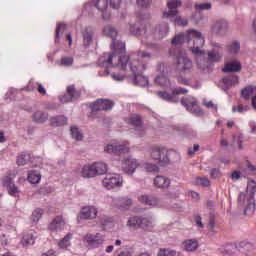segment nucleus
Segmentation results:
<instances>
[{
    "label": "nucleus",
    "mask_w": 256,
    "mask_h": 256,
    "mask_svg": "<svg viewBox=\"0 0 256 256\" xmlns=\"http://www.w3.org/2000/svg\"><path fill=\"white\" fill-rule=\"evenodd\" d=\"M181 104L187 109V111H189L193 115H203V112H201V108H199L197 100L192 96L182 98Z\"/></svg>",
    "instance_id": "nucleus-16"
},
{
    "label": "nucleus",
    "mask_w": 256,
    "mask_h": 256,
    "mask_svg": "<svg viewBox=\"0 0 256 256\" xmlns=\"http://www.w3.org/2000/svg\"><path fill=\"white\" fill-rule=\"evenodd\" d=\"M234 143L238 144L239 149H243L242 143H243V135L234 136Z\"/></svg>",
    "instance_id": "nucleus-60"
},
{
    "label": "nucleus",
    "mask_w": 256,
    "mask_h": 256,
    "mask_svg": "<svg viewBox=\"0 0 256 256\" xmlns=\"http://www.w3.org/2000/svg\"><path fill=\"white\" fill-rule=\"evenodd\" d=\"M210 177H212V179H219V177H221V171H219V169H212L210 172Z\"/></svg>",
    "instance_id": "nucleus-59"
},
{
    "label": "nucleus",
    "mask_w": 256,
    "mask_h": 256,
    "mask_svg": "<svg viewBox=\"0 0 256 256\" xmlns=\"http://www.w3.org/2000/svg\"><path fill=\"white\" fill-rule=\"evenodd\" d=\"M81 93L79 91H75V86H68L67 94L60 96L61 103H71V101H75V99H79Z\"/></svg>",
    "instance_id": "nucleus-22"
},
{
    "label": "nucleus",
    "mask_w": 256,
    "mask_h": 256,
    "mask_svg": "<svg viewBox=\"0 0 256 256\" xmlns=\"http://www.w3.org/2000/svg\"><path fill=\"white\" fill-rule=\"evenodd\" d=\"M196 11H209L211 9V3H200L195 5Z\"/></svg>",
    "instance_id": "nucleus-53"
},
{
    "label": "nucleus",
    "mask_w": 256,
    "mask_h": 256,
    "mask_svg": "<svg viewBox=\"0 0 256 256\" xmlns=\"http://www.w3.org/2000/svg\"><path fill=\"white\" fill-rule=\"evenodd\" d=\"M92 167L94 168V173L97 177V175H105L108 171L107 164L104 162H95L92 164Z\"/></svg>",
    "instance_id": "nucleus-37"
},
{
    "label": "nucleus",
    "mask_w": 256,
    "mask_h": 256,
    "mask_svg": "<svg viewBox=\"0 0 256 256\" xmlns=\"http://www.w3.org/2000/svg\"><path fill=\"white\" fill-rule=\"evenodd\" d=\"M93 30L91 28H84L82 30L83 45L87 48L93 43Z\"/></svg>",
    "instance_id": "nucleus-29"
},
{
    "label": "nucleus",
    "mask_w": 256,
    "mask_h": 256,
    "mask_svg": "<svg viewBox=\"0 0 256 256\" xmlns=\"http://www.w3.org/2000/svg\"><path fill=\"white\" fill-rule=\"evenodd\" d=\"M112 53H104L98 59V65L100 67H119L121 71H127V66L131 63L129 56H117L125 53V42L120 40H113L111 44Z\"/></svg>",
    "instance_id": "nucleus-2"
},
{
    "label": "nucleus",
    "mask_w": 256,
    "mask_h": 256,
    "mask_svg": "<svg viewBox=\"0 0 256 256\" xmlns=\"http://www.w3.org/2000/svg\"><path fill=\"white\" fill-rule=\"evenodd\" d=\"M222 57L223 55L217 50H212L208 53L204 52V57L201 58L200 64H198L197 62L196 64L199 69L205 70L207 69V67H209L210 63H219Z\"/></svg>",
    "instance_id": "nucleus-11"
},
{
    "label": "nucleus",
    "mask_w": 256,
    "mask_h": 256,
    "mask_svg": "<svg viewBox=\"0 0 256 256\" xmlns=\"http://www.w3.org/2000/svg\"><path fill=\"white\" fill-rule=\"evenodd\" d=\"M181 5H183V2L181 0H169L167 2L168 10L166 11H177V9L181 7Z\"/></svg>",
    "instance_id": "nucleus-47"
},
{
    "label": "nucleus",
    "mask_w": 256,
    "mask_h": 256,
    "mask_svg": "<svg viewBox=\"0 0 256 256\" xmlns=\"http://www.w3.org/2000/svg\"><path fill=\"white\" fill-rule=\"evenodd\" d=\"M27 180L32 185H37V183L41 182V172L37 170H30L28 172Z\"/></svg>",
    "instance_id": "nucleus-36"
},
{
    "label": "nucleus",
    "mask_w": 256,
    "mask_h": 256,
    "mask_svg": "<svg viewBox=\"0 0 256 256\" xmlns=\"http://www.w3.org/2000/svg\"><path fill=\"white\" fill-rule=\"evenodd\" d=\"M241 95L246 101L252 97V106L256 109V86H247L241 91Z\"/></svg>",
    "instance_id": "nucleus-23"
},
{
    "label": "nucleus",
    "mask_w": 256,
    "mask_h": 256,
    "mask_svg": "<svg viewBox=\"0 0 256 256\" xmlns=\"http://www.w3.org/2000/svg\"><path fill=\"white\" fill-rule=\"evenodd\" d=\"M60 65L63 67H71V65H73V57H63L60 61Z\"/></svg>",
    "instance_id": "nucleus-54"
},
{
    "label": "nucleus",
    "mask_w": 256,
    "mask_h": 256,
    "mask_svg": "<svg viewBox=\"0 0 256 256\" xmlns=\"http://www.w3.org/2000/svg\"><path fill=\"white\" fill-rule=\"evenodd\" d=\"M170 55H178L176 61V69L180 73H189L193 69V61L187 57V54L180 49H170Z\"/></svg>",
    "instance_id": "nucleus-7"
},
{
    "label": "nucleus",
    "mask_w": 256,
    "mask_h": 256,
    "mask_svg": "<svg viewBox=\"0 0 256 256\" xmlns=\"http://www.w3.org/2000/svg\"><path fill=\"white\" fill-rule=\"evenodd\" d=\"M21 243L23 247H29L30 245H35V233L33 231L24 233L22 236Z\"/></svg>",
    "instance_id": "nucleus-35"
},
{
    "label": "nucleus",
    "mask_w": 256,
    "mask_h": 256,
    "mask_svg": "<svg viewBox=\"0 0 256 256\" xmlns=\"http://www.w3.org/2000/svg\"><path fill=\"white\" fill-rule=\"evenodd\" d=\"M128 68L134 75L132 79L134 85H138L139 87H147L149 85V78L143 75V71L147 70V64L145 62H141L132 56Z\"/></svg>",
    "instance_id": "nucleus-5"
},
{
    "label": "nucleus",
    "mask_w": 256,
    "mask_h": 256,
    "mask_svg": "<svg viewBox=\"0 0 256 256\" xmlns=\"http://www.w3.org/2000/svg\"><path fill=\"white\" fill-rule=\"evenodd\" d=\"M50 125L52 127H61V125H67V117L60 115L50 118Z\"/></svg>",
    "instance_id": "nucleus-39"
},
{
    "label": "nucleus",
    "mask_w": 256,
    "mask_h": 256,
    "mask_svg": "<svg viewBox=\"0 0 256 256\" xmlns=\"http://www.w3.org/2000/svg\"><path fill=\"white\" fill-rule=\"evenodd\" d=\"M81 177L84 179H89L91 177H96L95 170L93 168V164H86L80 170Z\"/></svg>",
    "instance_id": "nucleus-32"
},
{
    "label": "nucleus",
    "mask_w": 256,
    "mask_h": 256,
    "mask_svg": "<svg viewBox=\"0 0 256 256\" xmlns=\"http://www.w3.org/2000/svg\"><path fill=\"white\" fill-rule=\"evenodd\" d=\"M182 247L187 252L197 251L199 249V241L197 239H188L183 242Z\"/></svg>",
    "instance_id": "nucleus-31"
},
{
    "label": "nucleus",
    "mask_w": 256,
    "mask_h": 256,
    "mask_svg": "<svg viewBox=\"0 0 256 256\" xmlns=\"http://www.w3.org/2000/svg\"><path fill=\"white\" fill-rule=\"evenodd\" d=\"M185 93H188L187 89L178 87L172 91V94H169L167 92H157V95L160 97V99H163L164 101H169L170 103H177V95H185Z\"/></svg>",
    "instance_id": "nucleus-18"
},
{
    "label": "nucleus",
    "mask_w": 256,
    "mask_h": 256,
    "mask_svg": "<svg viewBox=\"0 0 256 256\" xmlns=\"http://www.w3.org/2000/svg\"><path fill=\"white\" fill-rule=\"evenodd\" d=\"M129 31L132 35L140 37L142 43L149 45L148 41L153 39H163L169 35V24L167 22L160 23L157 27L147 25L145 28H135V24H129Z\"/></svg>",
    "instance_id": "nucleus-3"
},
{
    "label": "nucleus",
    "mask_w": 256,
    "mask_h": 256,
    "mask_svg": "<svg viewBox=\"0 0 256 256\" xmlns=\"http://www.w3.org/2000/svg\"><path fill=\"white\" fill-rule=\"evenodd\" d=\"M158 256H177V251L172 249H160Z\"/></svg>",
    "instance_id": "nucleus-52"
},
{
    "label": "nucleus",
    "mask_w": 256,
    "mask_h": 256,
    "mask_svg": "<svg viewBox=\"0 0 256 256\" xmlns=\"http://www.w3.org/2000/svg\"><path fill=\"white\" fill-rule=\"evenodd\" d=\"M156 75H167L169 73V70H167V66L163 63H158L155 68Z\"/></svg>",
    "instance_id": "nucleus-51"
},
{
    "label": "nucleus",
    "mask_w": 256,
    "mask_h": 256,
    "mask_svg": "<svg viewBox=\"0 0 256 256\" xmlns=\"http://www.w3.org/2000/svg\"><path fill=\"white\" fill-rule=\"evenodd\" d=\"M197 185H201L202 187H209L210 183L208 178H197Z\"/></svg>",
    "instance_id": "nucleus-57"
},
{
    "label": "nucleus",
    "mask_w": 256,
    "mask_h": 256,
    "mask_svg": "<svg viewBox=\"0 0 256 256\" xmlns=\"http://www.w3.org/2000/svg\"><path fill=\"white\" fill-rule=\"evenodd\" d=\"M227 27H229V24H227V21L225 20H218L212 25V32L216 33L217 35H225V32L227 31Z\"/></svg>",
    "instance_id": "nucleus-27"
},
{
    "label": "nucleus",
    "mask_w": 256,
    "mask_h": 256,
    "mask_svg": "<svg viewBox=\"0 0 256 256\" xmlns=\"http://www.w3.org/2000/svg\"><path fill=\"white\" fill-rule=\"evenodd\" d=\"M135 55H137L138 57H140L141 59H151L152 55L146 51V50H138L136 53L131 54L130 59L135 58Z\"/></svg>",
    "instance_id": "nucleus-50"
},
{
    "label": "nucleus",
    "mask_w": 256,
    "mask_h": 256,
    "mask_svg": "<svg viewBox=\"0 0 256 256\" xmlns=\"http://www.w3.org/2000/svg\"><path fill=\"white\" fill-rule=\"evenodd\" d=\"M49 229L56 233L63 231V229H65V220L63 219V216H56L49 224Z\"/></svg>",
    "instance_id": "nucleus-25"
},
{
    "label": "nucleus",
    "mask_w": 256,
    "mask_h": 256,
    "mask_svg": "<svg viewBox=\"0 0 256 256\" xmlns=\"http://www.w3.org/2000/svg\"><path fill=\"white\" fill-rule=\"evenodd\" d=\"M15 174H8L1 179L3 187L8 189L9 195L12 197H19V188L13 182Z\"/></svg>",
    "instance_id": "nucleus-15"
},
{
    "label": "nucleus",
    "mask_w": 256,
    "mask_h": 256,
    "mask_svg": "<svg viewBox=\"0 0 256 256\" xmlns=\"http://www.w3.org/2000/svg\"><path fill=\"white\" fill-rule=\"evenodd\" d=\"M128 227H132L133 229H136V227L141 228V216H133L130 217L128 222H127Z\"/></svg>",
    "instance_id": "nucleus-45"
},
{
    "label": "nucleus",
    "mask_w": 256,
    "mask_h": 256,
    "mask_svg": "<svg viewBox=\"0 0 256 256\" xmlns=\"http://www.w3.org/2000/svg\"><path fill=\"white\" fill-rule=\"evenodd\" d=\"M163 17H165V19H170L172 23H175V25H179L180 27H187L189 24L186 18L179 15V10L164 11Z\"/></svg>",
    "instance_id": "nucleus-17"
},
{
    "label": "nucleus",
    "mask_w": 256,
    "mask_h": 256,
    "mask_svg": "<svg viewBox=\"0 0 256 256\" xmlns=\"http://www.w3.org/2000/svg\"><path fill=\"white\" fill-rule=\"evenodd\" d=\"M103 35H105V37H110V39L115 41L116 37L119 35V30H117L113 25L108 24L103 28Z\"/></svg>",
    "instance_id": "nucleus-33"
},
{
    "label": "nucleus",
    "mask_w": 256,
    "mask_h": 256,
    "mask_svg": "<svg viewBox=\"0 0 256 256\" xmlns=\"http://www.w3.org/2000/svg\"><path fill=\"white\" fill-rule=\"evenodd\" d=\"M188 195L193 199V201H199V199H201L199 192H195L193 190L188 191Z\"/></svg>",
    "instance_id": "nucleus-58"
},
{
    "label": "nucleus",
    "mask_w": 256,
    "mask_h": 256,
    "mask_svg": "<svg viewBox=\"0 0 256 256\" xmlns=\"http://www.w3.org/2000/svg\"><path fill=\"white\" fill-rule=\"evenodd\" d=\"M110 75L112 79H114V81H124L125 77H127V74H123V73H112Z\"/></svg>",
    "instance_id": "nucleus-56"
},
{
    "label": "nucleus",
    "mask_w": 256,
    "mask_h": 256,
    "mask_svg": "<svg viewBox=\"0 0 256 256\" xmlns=\"http://www.w3.org/2000/svg\"><path fill=\"white\" fill-rule=\"evenodd\" d=\"M154 185L159 189H168L169 185H171V180L165 176H156L154 178Z\"/></svg>",
    "instance_id": "nucleus-30"
},
{
    "label": "nucleus",
    "mask_w": 256,
    "mask_h": 256,
    "mask_svg": "<svg viewBox=\"0 0 256 256\" xmlns=\"http://www.w3.org/2000/svg\"><path fill=\"white\" fill-rule=\"evenodd\" d=\"M120 167L126 175H133L137 168L141 167V163H139V160L129 156L120 161Z\"/></svg>",
    "instance_id": "nucleus-12"
},
{
    "label": "nucleus",
    "mask_w": 256,
    "mask_h": 256,
    "mask_svg": "<svg viewBox=\"0 0 256 256\" xmlns=\"http://www.w3.org/2000/svg\"><path fill=\"white\" fill-rule=\"evenodd\" d=\"M102 185L108 191L121 189L123 187V177L119 174H106L102 180Z\"/></svg>",
    "instance_id": "nucleus-10"
},
{
    "label": "nucleus",
    "mask_w": 256,
    "mask_h": 256,
    "mask_svg": "<svg viewBox=\"0 0 256 256\" xmlns=\"http://www.w3.org/2000/svg\"><path fill=\"white\" fill-rule=\"evenodd\" d=\"M224 73H231L235 71H241V63L238 61H232L230 63L225 64L224 68L222 69Z\"/></svg>",
    "instance_id": "nucleus-38"
},
{
    "label": "nucleus",
    "mask_w": 256,
    "mask_h": 256,
    "mask_svg": "<svg viewBox=\"0 0 256 256\" xmlns=\"http://www.w3.org/2000/svg\"><path fill=\"white\" fill-rule=\"evenodd\" d=\"M155 83L160 85V87H168L169 86V78H167V74L156 75Z\"/></svg>",
    "instance_id": "nucleus-44"
},
{
    "label": "nucleus",
    "mask_w": 256,
    "mask_h": 256,
    "mask_svg": "<svg viewBox=\"0 0 256 256\" xmlns=\"http://www.w3.org/2000/svg\"><path fill=\"white\" fill-rule=\"evenodd\" d=\"M83 241L88 247L97 249V247H101V245L105 243V235L102 233H96V234L89 233L84 236Z\"/></svg>",
    "instance_id": "nucleus-13"
},
{
    "label": "nucleus",
    "mask_w": 256,
    "mask_h": 256,
    "mask_svg": "<svg viewBox=\"0 0 256 256\" xmlns=\"http://www.w3.org/2000/svg\"><path fill=\"white\" fill-rule=\"evenodd\" d=\"M31 161V154L27 152H23L20 155L17 156L16 163L19 167H23L24 165H27Z\"/></svg>",
    "instance_id": "nucleus-42"
},
{
    "label": "nucleus",
    "mask_w": 256,
    "mask_h": 256,
    "mask_svg": "<svg viewBox=\"0 0 256 256\" xmlns=\"http://www.w3.org/2000/svg\"><path fill=\"white\" fill-rule=\"evenodd\" d=\"M108 203L112 207H117L118 209H129L131 205H133V200L131 198L124 196V197H108Z\"/></svg>",
    "instance_id": "nucleus-14"
},
{
    "label": "nucleus",
    "mask_w": 256,
    "mask_h": 256,
    "mask_svg": "<svg viewBox=\"0 0 256 256\" xmlns=\"http://www.w3.org/2000/svg\"><path fill=\"white\" fill-rule=\"evenodd\" d=\"M137 4L140 7H149V5H151V0H137Z\"/></svg>",
    "instance_id": "nucleus-63"
},
{
    "label": "nucleus",
    "mask_w": 256,
    "mask_h": 256,
    "mask_svg": "<svg viewBox=\"0 0 256 256\" xmlns=\"http://www.w3.org/2000/svg\"><path fill=\"white\" fill-rule=\"evenodd\" d=\"M150 155L155 161L167 165L170 161H177L180 159L179 152L175 150H168L165 147L154 146L150 149Z\"/></svg>",
    "instance_id": "nucleus-6"
},
{
    "label": "nucleus",
    "mask_w": 256,
    "mask_h": 256,
    "mask_svg": "<svg viewBox=\"0 0 256 256\" xmlns=\"http://www.w3.org/2000/svg\"><path fill=\"white\" fill-rule=\"evenodd\" d=\"M41 256H57V251L50 249L47 252L43 253Z\"/></svg>",
    "instance_id": "nucleus-64"
},
{
    "label": "nucleus",
    "mask_w": 256,
    "mask_h": 256,
    "mask_svg": "<svg viewBox=\"0 0 256 256\" xmlns=\"http://www.w3.org/2000/svg\"><path fill=\"white\" fill-rule=\"evenodd\" d=\"M129 141H124L119 143L117 140H112L104 147L105 153L114 154V155H125L131 151L129 147Z\"/></svg>",
    "instance_id": "nucleus-9"
},
{
    "label": "nucleus",
    "mask_w": 256,
    "mask_h": 256,
    "mask_svg": "<svg viewBox=\"0 0 256 256\" xmlns=\"http://www.w3.org/2000/svg\"><path fill=\"white\" fill-rule=\"evenodd\" d=\"M110 7L112 9H119L121 7V0H110Z\"/></svg>",
    "instance_id": "nucleus-61"
},
{
    "label": "nucleus",
    "mask_w": 256,
    "mask_h": 256,
    "mask_svg": "<svg viewBox=\"0 0 256 256\" xmlns=\"http://www.w3.org/2000/svg\"><path fill=\"white\" fill-rule=\"evenodd\" d=\"M72 237H73L72 234L66 235L62 240L59 241L58 247L60 249H69V247H71V239H72Z\"/></svg>",
    "instance_id": "nucleus-43"
},
{
    "label": "nucleus",
    "mask_w": 256,
    "mask_h": 256,
    "mask_svg": "<svg viewBox=\"0 0 256 256\" xmlns=\"http://www.w3.org/2000/svg\"><path fill=\"white\" fill-rule=\"evenodd\" d=\"M35 123H45L49 119V115L41 110L36 111L32 116Z\"/></svg>",
    "instance_id": "nucleus-41"
},
{
    "label": "nucleus",
    "mask_w": 256,
    "mask_h": 256,
    "mask_svg": "<svg viewBox=\"0 0 256 256\" xmlns=\"http://www.w3.org/2000/svg\"><path fill=\"white\" fill-rule=\"evenodd\" d=\"M138 201L149 207H165V202L162 199L151 195H141L138 197Z\"/></svg>",
    "instance_id": "nucleus-19"
},
{
    "label": "nucleus",
    "mask_w": 256,
    "mask_h": 256,
    "mask_svg": "<svg viewBox=\"0 0 256 256\" xmlns=\"http://www.w3.org/2000/svg\"><path fill=\"white\" fill-rule=\"evenodd\" d=\"M227 51L230 52L232 55H237V53L241 51V42H239L238 40H232L227 45Z\"/></svg>",
    "instance_id": "nucleus-40"
},
{
    "label": "nucleus",
    "mask_w": 256,
    "mask_h": 256,
    "mask_svg": "<svg viewBox=\"0 0 256 256\" xmlns=\"http://www.w3.org/2000/svg\"><path fill=\"white\" fill-rule=\"evenodd\" d=\"M188 43V47L196 59V63L201 65V59L205 57V51L201 49L205 45V37L195 29L188 30L186 33L177 34L172 39V45L175 47Z\"/></svg>",
    "instance_id": "nucleus-1"
},
{
    "label": "nucleus",
    "mask_w": 256,
    "mask_h": 256,
    "mask_svg": "<svg viewBox=\"0 0 256 256\" xmlns=\"http://www.w3.org/2000/svg\"><path fill=\"white\" fill-rule=\"evenodd\" d=\"M97 213H99V210L94 205L84 206L80 211L82 219H86V221L97 219Z\"/></svg>",
    "instance_id": "nucleus-20"
},
{
    "label": "nucleus",
    "mask_w": 256,
    "mask_h": 256,
    "mask_svg": "<svg viewBox=\"0 0 256 256\" xmlns=\"http://www.w3.org/2000/svg\"><path fill=\"white\" fill-rule=\"evenodd\" d=\"M142 167L148 173H157V171H159V166H157V164H153L149 162L143 163Z\"/></svg>",
    "instance_id": "nucleus-49"
},
{
    "label": "nucleus",
    "mask_w": 256,
    "mask_h": 256,
    "mask_svg": "<svg viewBox=\"0 0 256 256\" xmlns=\"http://www.w3.org/2000/svg\"><path fill=\"white\" fill-rule=\"evenodd\" d=\"M114 103L111 100L99 99L90 105L92 111H110Z\"/></svg>",
    "instance_id": "nucleus-21"
},
{
    "label": "nucleus",
    "mask_w": 256,
    "mask_h": 256,
    "mask_svg": "<svg viewBox=\"0 0 256 256\" xmlns=\"http://www.w3.org/2000/svg\"><path fill=\"white\" fill-rule=\"evenodd\" d=\"M65 28H66V26L63 23H59L57 25V28H56V38L57 39H59V33H61V31H65Z\"/></svg>",
    "instance_id": "nucleus-62"
},
{
    "label": "nucleus",
    "mask_w": 256,
    "mask_h": 256,
    "mask_svg": "<svg viewBox=\"0 0 256 256\" xmlns=\"http://www.w3.org/2000/svg\"><path fill=\"white\" fill-rule=\"evenodd\" d=\"M70 131L72 139H75L76 141L83 140V133L81 132V130H79V128H77L76 126H72Z\"/></svg>",
    "instance_id": "nucleus-48"
},
{
    "label": "nucleus",
    "mask_w": 256,
    "mask_h": 256,
    "mask_svg": "<svg viewBox=\"0 0 256 256\" xmlns=\"http://www.w3.org/2000/svg\"><path fill=\"white\" fill-rule=\"evenodd\" d=\"M249 109V106L238 105L232 108L233 113H245Z\"/></svg>",
    "instance_id": "nucleus-55"
},
{
    "label": "nucleus",
    "mask_w": 256,
    "mask_h": 256,
    "mask_svg": "<svg viewBox=\"0 0 256 256\" xmlns=\"http://www.w3.org/2000/svg\"><path fill=\"white\" fill-rule=\"evenodd\" d=\"M245 193H240L238 196L239 205H244V214L253 215L255 213V193H256V183L254 180H248L247 189Z\"/></svg>",
    "instance_id": "nucleus-4"
},
{
    "label": "nucleus",
    "mask_w": 256,
    "mask_h": 256,
    "mask_svg": "<svg viewBox=\"0 0 256 256\" xmlns=\"http://www.w3.org/2000/svg\"><path fill=\"white\" fill-rule=\"evenodd\" d=\"M92 5H94V7H96V9L100 11V13H103V19H109V15H105L107 7H109V0H93Z\"/></svg>",
    "instance_id": "nucleus-26"
},
{
    "label": "nucleus",
    "mask_w": 256,
    "mask_h": 256,
    "mask_svg": "<svg viewBox=\"0 0 256 256\" xmlns=\"http://www.w3.org/2000/svg\"><path fill=\"white\" fill-rule=\"evenodd\" d=\"M253 249H254L253 244L247 241H242L238 245H235V244L226 245L225 248L221 250V253L224 256H229V255H233L235 251H241L242 253H245V255L247 256H253V253H251Z\"/></svg>",
    "instance_id": "nucleus-8"
},
{
    "label": "nucleus",
    "mask_w": 256,
    "mask_h": 256,
    "mask_svg": "<svg viewBox=\"0 0 256 256\" xmlns=\"http://www.w3.org/2000/svg\"><path fill=\"white\" fill-rule=\"evenodd\" d=\"M237 84H239V77L228 76L222 79L221 87L223 91H227V89H230V87H235Z\"/></svg>",
    "instance_id": "nucleus-28"
},
{
    "label": "nucleus",
    "mask_w": 256,
    "mask_h": 256,
    "mask_svg": "<svg viewBox=\"0 0 256 256\" xmlns=\"http://www.w3.org/2000/svg\"><path fill=\"white\" fill-rule=\"evenodd\" d=\"M155 227V219L151 215L141 216L140 229L144 231H153Z\"/></svg>",
    "instance_id": "nucleus-24"
},
{
    "label": "nucleus",
    "mask_w": 256,
    "mask_h": 256,
    "mask_svg": "<svg viewBox=\"0 0 256 256\" xmlns=\"http://www.w3.org/2000/svg\"><path fill=\"white\" fill-rule=\"evenodd\" d=\"M41 217H43V209L37 208L32 212V215L30 217V220L32 223H39Z\"/></svg>",
    "instance_id": "nucleus-46"
},
{
    "label": "nucleus",
    "mask_w": 256,
    "mask_h": 256,
    "mask_svg": "<svg viewBox=\"0 0 256 256\" xmlns=\"http://www.w3.org/2000/svg\"><path fill=\"white\" fill-rule=\"evenodd\" d=\"M129 123L131 125H134L136 128V135H139V137H143L145 135V130H143V127H141V117L139 116H132L130 118Z\"/></svg>",
    "instance_id": "nucleus-34"
}]
</instances>
